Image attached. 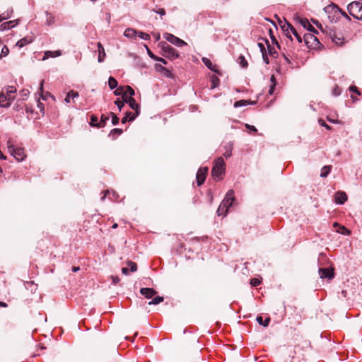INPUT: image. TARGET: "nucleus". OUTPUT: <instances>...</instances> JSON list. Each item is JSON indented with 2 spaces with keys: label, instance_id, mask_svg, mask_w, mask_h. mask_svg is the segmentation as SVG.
<instances>
[{
  "label": "nucleus",
  "instance_id": "1",
  "mask_svg": "<svg viewBox=\"0 0 362 362\" xmlns=\"http://www.w3.org/2000/svg\"><path fill=\"white\" fill-rule=\"evenodd\" d=\"M224 173L225 162L222 157H219L215 160L214 165L211 170V175L215 180L218 181L222 179V175Z\"/></svg>",
  "mask_w": 362,
  "mask_h": 362
},
{
  "label": "nucleus",
  "instance_id": "2",
  "mask_svg": "<svg viewBox=\"0 0 362 362\" xmlns=\"http://www.w3.org/2000/svg\"><path fill=\"white\" fill-rule=\"evenodd\" d=\"M159 46L162 50L161 54L164 57L168 58L170 60H173L179 57V54L167 42H161L159 44Z\"/></svg>",
  "mask_w": 362,
  "mask_h": 362
},
{
  "label": "nucleus",
  "instance_id": "3",
  "mask_svg": "<svg viewBox=\"0 0 362 362\" xmlns=\"http://www.w3.org/2000/svg\"><path fill=\"white\" fill-rule=\"evenodd\" d=\"M347 10L354 18L362 21V2L356 1L350 3Z\"/></svg>",
  "mask_w": 362,
  "mask_h": 362
},
{
  "label": "nucleus",
  "instance_id": "4",
  "mask_svg": "<svg viewBox=\"0 0 362 362\" xmlns=\"http://www.w3.org/2000/svg\"><path fill=\"white\" fill-rule=\"evenodd\" d=\"M281 27L283 30V32L285 33V35L288 37L289 38H291V33H294V36L296 37L297 40L299 42H302L301 37L298 35L296 30L293 28V26L289 23L288 21L285 20L284 23H283L281 22Z\"/></svg>",
  "mask_w": 362,
  "mask_h": 362
},
{
  "label": "nucleus",
  "instance_id": "5",
  "mask_svg": "<svg viewBox=\"0 0 362 362\" xmlns=\"http://www.w3.org/2000/svg\"><path fill=\"white\" fill-rule=\"evenodd\" d=\"M8 148L11 153L18 161H22L25 158L24 149L21 148H16L12 145H8Z\"/></svg>",
  "mask_w": 362,
  "mask_h": 362
},
{
  "label": "nucleus",
  "instance_id": "6",
  "mask_svg": "<svg viewBox=\"0 0 362 362\" xmlns=\"http://www.w3.org/2000/svg\"><path fill=\"white\" fill-rule=\"evenodd\" d=\"M163 37L167 41L177 47H182L187 45L184 40L180 39L171 33H165Z\"/></svg>",
  "mask_w": 362,
  "mask_h": 362
},
{
  "label": "nucleus",
  "instance_id": "7",
  "mask_svg": "<svg viewBox=\"0 0 362 362\" xmlns=\"http://www.w3.org/2000/svg\"><path fill=\"white\" fill-rule=\"evenodd\" d=\"M234 191L233 189H230L228 191L227 194H226L225 198L221 203L222 204V206L226 207V212H227L228 208L232 206V203L234 201Z\"/></svg>",
  "mask_w": 362,
  "mask_h": 362
},
{
  "label": "nucleus",
  "instance_id": "8",
  "mask_svg": "<svg viewBox=\"0 0 362 362\" xmlns=\"http://www.w3.org/2000/svg\"><path fill=\"white\" fill-rule=\"evenodd\" d=\"M207 172H208L207 167L200 168L199 169V170L197 173V182L198 186L202 185L204 182Z\"/></svg>",
  "mask_w": 362,
  "mask_h": 362
},
{
  "label": "nucleus",
  "instance_id": "9",
  "mask_svg": "<svg viewBox=\"0 0 362 362\" xmlns=\"http://www.w3.org/2000/svg\"><path fill=\"white\" fill-rule=\"evenodd\" d=\"M319 274L322 279H332L334 276V269L332 268H320Z\"/></svg>",
  "mask_w": 362,
  "mask_h": 362
},
{
  "label": "nucleus",
  "instance_id": "10",
  "mask_svg": "<svg viewBox=\"0 0 362 362\" xmlns=\"http://www.w3.org/2000/svg\"><path fill=\"white\" fill-rule=\"evenodd\" d=\"M4 92L6 96H7L8 102L11 103V102L15 99V93H16V88L14 86H8L5 88Z\"/></svg>",
  "mask_w": 362,
  "mask_h": 362
},
{
  "label": "nucleus",
  "instance_id": "11",
  "mask_svg": "<svg viewBox=\"0 0 362 362\" xmlns=\"http://www.w3.org/2000/svg\"><path fill=\"white\" fill-rule=\"evenodd\" d=\"M347 200V195L345 192L339 191L335 193L334 201L337 204H343Z\"/></svg>",
  "mask_w": 362,
  "mask_h": 362
},
{
  "label": "nucleus",
  "instance_id": "12",
  "mask_svg": "<svg viewBox=\"0 0 362 362\" xmlns=\"http://www.w3.org/2000/svg\"><path fill=\"white\" fill-rule=\"evenodd\" d=\"M123 101L128 103L130 107L135 110L136 115L139 114V105L136 102L134 98L129 97V99H126Z\"/></svg>",
  "mask_w": 362,
  "mask_h": 362
},
{
  "label": "nucleus",
  "instance_id": "13",
  "mask_svg": "<svg viewBox=\"0 0 362 362\" xmlns=\"http://www.w3.org/2000/svg\"><path fill=\"white\" fill-rule=\"evenodd\" d=\"M140 293L146 298H151L157 293L156 291L151 288H141Z\"/></svg>",
  "mask_w": 362,
  "mask_h": 362
},
{
  "label": "nucleus",
  "instance_id": "14",
  "mask_svg": "<svg viewBox=\"0 0 362 362\" xmlns=\"http://www.w3.org/2000/svg\"><path fill=\"white\" fill-rule=\"evenodd\" d=\"M330 37L332 42L339 46H341L345 44V39L343 37L338 35L336 33L330 34Z\"/></svg>",
  "mask_w": 362,
  "mask_h": 362
},
{
  "label": "nucleus",
  "instance_id": "15",
  "mask_svg": "<svg viewBox=\"0 0 362 362\" xmlns=\"http://www.w3.org/2000/svg\"><path fill=\"white\" fill-rule=\"evenodd\" d=\"M300 23L303 25V27L308 30L316 33L317 31L315 28L310 23L308 19L306 18H300L299 19Z\"/></svg>",
  "mask_w": 362,
  "mask_h": 362
},
{
  "label": "nucleus",
  "instance_id": "16",
  "mask_svg": "<svg viewBox=\"0 0 362 362\" xmlns=\"http://www.w3.org/2000/svg\"><path fill=\"white\" fill-rule=\"evenodd\" d=\"M135 94L134 89L129 86H124V93L122 94L123 100L129 99V97H132Z\"/></svg>",
  "mask_w": 362,
  "mask_h": 362
},
{
  "label": "nucleus",
  "instance_id": "17",
  "mask_svg": "<svg viewBox=\"0 0 362 362\" xmlns=\"http://www.w3.org/2000/svg\"><path fill=\"white\" fill-rule=\"evenodd\" d=\"M202 62L203 63L205 64V66L206 67H208V69H209L210 70H211L212 71H214L216 73H218V69H216V65H214L210 61V59H209L208 58H206V57H204L202 59Z\"/></svg>",
  "mask_w": 362,
  "mask_h": 362
},
{
  "label": "nucleus",
  "instance_id": "18",
  "mask_svg": "<svg viewBox=\"0 0 362 362\" xmlns=\"http://www.w3.org/2000/svg\"><path fill=\"white\" fill-rule=\"evenodd\" d=\"M97 46L98 47V62H103L105 57V49L100 42H98Z\"/></svg>",
  "mask_w": 362,
  "mask_h": 362
},
{
  "label": "nucleus",
  "instance_id": "19",
  "mask_svg": "<svg viewBox=\"0 0 362 362\" xmlns=\"http://www.w3.org/2000/svg\"><path fill=\"white\" fill-rule=\"evenodd\" d=\"M0 106L4 107L10 106V103L8 102L7 96H6L4 92L0 94Z\"/></svg>",
  "mask_w": 362,
  "mask_h": 362
},
{
  "label": "nucleus",
  "instance_id": "20",
  "mask_svg": "<svg viewBox=\"0 0 362 362\" xmlns=\"http://www.w3.org/2000/svg\"><path fill=\"white\" fill-rule=\"evenodd\" d=\"M137 32L133 28H127L124 33V35L128 38H134Z\"/></svg>",
  "mask_w": 362,
  "mask_h": 362
},
{
  "label": "nucleus",
  "instance_id": "21",
  "mask_svg": "<svg viewBox=\"0 0 362 362\" xmlns=\"http://www.w3.org/2000/svg\"><path fill=\"white\" fill-rule=\"evenodd\" d=\"M31 42H32L31 38L25 37H23V38L21 39L20 40H18L16 45L18 46V47L21 48V47H24L25 45L30 43Z\"/></svg>",
  "mask_w": 362,
  "mask_h": 362
},
{
  "label": "nucleus",
  "instance_id": "22",
  "mask_svg": "<svg viewBox=\"0 0 362 362\" xmlns=\"http://www.w3.org/2000/svg\"><path fill=\"white\" fill-rule=\"evenodd\" d=\"M90 125L98 128L103 127L101 122H98V117L93 115L90 116Z\"/></svg>",
  "mask_w": 362,
  "mask_h": 362
},
{
  "label": "nucleus",
  "instance_id": "23",
  "mask_svg": "<svg viewBox=\"0 0 362 362\" xmlns=\"http://www.w3.org/2000/svg\"><path fill=\"white\" fill-rule=\"evenodd\" d=\"M265 42L266 44L267 45V49H268V54L271 56V57H273L274 58H276V56H277V52L274 49V47H272L270 45H269V42L268 41V40L265 39Z\"/></svg>",
  "mask_w": 362,
  "mask_h": 362
},
{
  "label": "nucleus",
  "instance_id": "24",
  "mask_svg": "<svg viewBox=\"0 0 362 362\" xmlns=\"http://www.w3.org/2000/svg\"><path fill=\"white\" fill-rule=\"evenodd\" d=\"M256 320L259 325H262L264 327H267L270 322V317H267L264 320H263L262 316H257Z\"/></svg>",
  "mask_w": 362,
  "mask_h": 362
},
{
  "label": "nucleus",
  "instance_id": "25",
  "mask_svg": "<svg viewBox=\"0 0 362 362\" xmlns=\"http://www.w3.org/2000/svg\"><path fill=\"white\" fill-rule=\"evenodd\" d=\"M62 54V52L60 50H57V51H47L45 52V57L44 59L46 57H59Z\"/></svg>",
  "mask_w": 362,
  "mask_h": 362
},
{
  "label": "nucleus",
  "instance_id": "26",
  "mask_svg": "<svg viewBox=\"0 0 362 362\" xmlns=\"http://www.w3.org/2000/svg\"><path fill=\"white\" fill-rule=\"evenodd\" d=\"M254 103H255V102H250L249 100H240L236 101L234 103V107H238L245 106L248 104H254Z\"/></svg>",
  "mask_w": 362,
  "mask_h": 362
},
{
  "label": "nucleus",
  "instance_id": "27",
  "mask_svg": "<svg viewBox=\"0 0 362 362\" xmlns=\"http://www.w3.org/2000/svg\"><path fill=\"white\" fill-rule=\"evenodd\" d=\"M303 39H304V41H305V43L306 45H308L311 40H314V41H317V39L316 37H315L312 34H305L304 35V37H303Z\"/></svg>",
  "mask_w": 362,
  "mask_h": 362
},
{
  "label": "nucleus",
  "instance_id": "28",
  "mask_svg": "<svg viewBox=\"0 0 362 362\" xmlns=\"http://www.w3.org/2000/svg\"><path fill=\"white\" fill-rule=\"evenodd\" d=\"M14 26H15V25L13 23V21H8V22H6V23H4L3 24H1L0 26V29L1 30H9Z\"/></svg>",
  "mask_w": 362,
  "mask_h": 362
},
{
  "label": "nucleus",
  "instance_id": "29",
  "mask_svg": "<svg viewBox=\"0 0 362 362\" xmlns=\"http://www.w3.org/2000/svg\"><path fill=\"white\" fill-rule=\"evenodd\" d=\"M330 170H331L330 165L324 166L321 170L320 177H326L328 175V174L329 173Z\"/></svg>",
  "mask_w": 362,
  "mask_h": 362
},
{
  "label": "nucleus",
  "instance_id": "30",
  "mask_svg": "<svg viewBox=\"0 0 362 362\" xmlns=\"http://www.w3.org/2000/svg\"><path fill=\"white\" fill-rule=\"evenodd\" d=\"M108 86L111 90H113L117 86V80L115 78L110 76L108 79Z\"/></svg>",
  "mask_w": 362,
  "mask_h": 362
},
{
  "label": "nucleus",
  "instance_id": "31",
  "mask_svg": "<svg viewBox=\"0 0 362 362\" xmlns=\"http://www.w3.org/2000/svg\"><path fill=\"white\" fill-rule=\"evenodd\" d=\"M155 68L158 72L164 73L165 75H168L170 73L168 69H167L160 64H156Z\"/></svg>",
  "mask_w": 362,
  "mask_h": 362
},
{
  "label": "nucleus",
  "instance_id": "32",
  "mask_svg": "<svg viewBox=\"0 0 362 362\" xmlns=\"http://www.w3.org/2000/svg\"><path fill=\"white\" fill-rule=\"evenodd\" d=\"M164 300L163 297L156 296L148 302V305H158Z\"/></svg>",
  "mask_w": 362,
  "mask_h": 362
},
{
  "label": "nucleus",
  "instance_id": "33",
  "mask_svg": "<svg viewBox=\"0 0 362 362\" xmlns=\"http://www.w3.org/2000/svg\"><path fill=\"white\" fill-rule=\"evenodd\" d=\"M238 63L243 68H246L248 65L247 62L246 61L244 56L240 55L238 59Z\"/></svg>",
  "mask_w": 362,
  "mask_h": 362
},
{
  "label": "nucleus",
  "instance_id": "34",
  "mask_svg": "<svg viewBox=\"0 0 362 362\" xmlns=\"http://www.w3.org/2000/svg\"><path fill=\"white\" fill-rule=\"evenodd\" d=\"M219 83V79L217 76H214L211 78V88L214 89L218 86Z\"/></svg>",
  "mask_w": 362,
  "mask_h": 362
},
{
  "label": "nucleus",
  "instance_id": "35",
  "mask_svg": "<svg viewBox=\"0 0 362 362\" xmlns=\"http://www.w3.org/2000/svg\"><path fill=\"white\" fill-rule=\"evenodd\" d=\"M217 215L221 216V215H226L227 212H226V207L222 206V204H221L217 209Z\"/></svg>",
  "mask_w": 362,
  "mask_h": 362
},
{
  "label": "nucleus",
  "instance_id": "36",
  "mask_svg": "<svg viewBox=\"0 0 362 362\" xmlns=\"http://www.w3.org/2000/svg\"><path fill=\"white\" fill-rule=\"evenodd\" d=\"M9 53V49L7 47V46L4 45L3 47H2V49H1V53L0 54V59L3 57H6L8 54Z\"/></svg>",
  "mask_w": 362,
  "mask_h": 362
},
{
  "label": "nucleus",
  "instance_id": "37",
  "mask_svg": "<svg viewBox=\"0 0 362 362\" xmlns=\"http://www.w3.org/2000/svg\"><path fill=\"white\" fill-rule=\"evenodd\" d=\"M127 264H128V265L129 266V267H130V269H130V271H131L132 272H136V269H137V265H136V263H134V262H132V261H129V262H127Z\"/></svg>",
  "mask_w": 362,
  "mask_h": 362
},
{
  "label": "nucleus",
  "instance_id": "38",
  "mask_svg": "<svg viewBox=\"0 0 362 362\" xmlns=\"http://www.w3.org/2000/svg\"><path fill=\"white\" fill-rule=\"evenodd\" d=\"M110 115L112 116V123L113 125H117L119 123V117L114 114L113 112H110Z\"/></svg>",
  "mask_w": 362,
  "mask_h": 362
},
{
  "label": "nucleus",
  "instance_id": "39",
  "mask_svg": "<svg viewBox=\"0 0 362 362\" xmlns=\"http://www.w3.org/2000/svg\"><path fill=\"white\" fill-rule=\"evenodd\" d=\"M138 35L141 39L148 40L150 39V35L147 33H143V32H138Z\"/></svg>",
  "mask_w": 362,
  "mask_h": 362
},
{
  "label": "nucleus",
  "instance_id": "40",
  "mask_svg": "<svg viewBox=\"0 0 362 362\" xmlns=\"http://www.w3.org/2000/svg\"><path fill=\"white\" fill-rule=\"evenodd\" d=\"M29 90L27 89H23L21 92V96L22 97V100H24L27 98L28 95H29Z\"/></svg>",
  "mask_w": 362,
  "mask_h": 362
},
{
  "label": "nucleus",
  "instance_id": "41",
  "mask_svg": "<svg viewBox=\"0 0 362 362\" xmlns=\"http://www.w3.org/2000/svg\"><path fill=\"white\" fill-rule=\"evenodd\" d=\"M124 86H120L114 91L115 95H122L124 93Z\"/></svg>",
  "mask_w": 362,
  "mask_h": 362
},
{
  "label": "nucleus",
  "instance_id": "42",
  "mask_svg": "<svg viewBox=\"0 0 362 362\" xmlns=\"http://www.w3.org/2000/svg\"><path fill=\"white\" fill-rule=\"evenodd\" d=\"M122 132H123V131L122 129L115 128V129H112L110 134L121 135L122 134Z\"/></svg>",
  "mask_w": 362,
  "mask_h": 362
},
{
  "label": "nucleus",
  "instance_id": "43",
  "mask_svg": "<svg viewBox=\"0 0 362 362\" xmlns=\"http://www.w3.org/2000/svg\"><path fill=\"white\" fill-rule=\"evenodd\" d=\"M260 283H261L260 280L257 278H253L250 281V284L252 286H257L260 284Z\"/></svg>",
  "mask_w": 362,
  "mask_h": 362
},
{
  "label": "nucleus",
  "instance_id": "44",
  "mask_svg": "<svg viewBox=\"0 0 362 362\" xmlns=\"http://www.w3.org/2000/svg\"><path fill=\"white\" fill-rule=\"evenodd\" d=\"M318 122H319L320 125L325 127L327 129H329V130L331 129V127L329 126L328 124H327L326 122L323 119H319Z\"/></svg>",
  "mask_w": 362,
  "mask_h": 362
},
{
  "label": "nucleus",
  "instance_id": "45",
  "mask_svg": "<svg viewBox=\"0 0 362 362\" xmlns=\"http://www.w3.org/2000/svg\"><path fill=\"white\" fill-rule=\"evenodd\" d=\"M153 11L155 12V13H158L160 16H163L165 15V11L164 8H158V10L153 9Z\"/></svg>",
  "mask_w": 362,
  "mask_h": 362
},
{
  "label": "nucleus",
  "instance_id": "46",
  "mask_svg": "<svg viewBox=\"0 0 362 362\" xmlns=\"http://www.w3.org/2000/svg\"><path fill=\"white\" fill-rule=\"evenodd\" d=\"M257 45H258V47H259V50H260V52H261L262 54H264V53H267V51H266L265 47H264V44H263V43H262V42H259V43L257 44Z\"/></svg>",
  "mask_w": 362,
  "mask_h": 362
},
{
  "label": "nucleus",
  "instance_id": "47",
  "mask_svg": "<svg viewBox=\"0 0 362 362\" xmlns=\"http://www.w3.org/2000/svg\"><path fill=\"white\" fill-rule=\"evenodd\" d=\"M124 103L120 101L119 99H117L115 102V104L118 107L119 110H121L122 107L124 106Z\"/></svg>",
  "mask_w": 362,
  "mask_h": 362
},
{
  "label": "nucleus",
  "instance_id": "48",
  "mask_svg": "<svg viewBox=\"0 0 362 362\" xmlns=\"http://www.w3.org/2000/svg\"><path fill=\"white\" fill-rule=\"evenodd\" d=\"M349 89L351 92L356 93L357 95H361V93L358 90V88L355 86H350Z\"/></svg>",
  "mask_w": 362,
  "mask_h": 362
},
{
  "label": "nucleus",
  "instance_id": "49",
  "mask_svg": "<svg viewBox=\"0 0 362 362\" xmlns=\"http://www.w3.org/2000/svg\"><path fill=\"white\" fill-rule=\"evenodd\" d=\"M145 47H146V49H147V53H148V56H149L151 59H154V60L157 59V56H156L155 54H153L152 53V52L148 49V47L146 45Z\"/></svg>",
  "mask_w": 362,
  "mask_h": 362
},
{
  "label": "nucleus",
  "instance_id": "50",
  "mask_svg": "<svg viewBox=\"0 0 362 362\" xmlns=\"http://www.w3.org/2000/svg\"><path fill=\"white\" fill-rule=\"evenodd\" d=\"M109 119V117H106L104 115H103L100 117V122L103 127H104L105 125V123Z\"/></svg>",
  "mask_w": 362,
  "mask_h": 362
},
{
  "label": "nucleus",
  "instance_id": "51",
  "mask_svg": "<svg viewBox=\"0 0 362 362\" xmlns=\"http://www.w3.org/2000/svg\"><path fill=\"white\" fill-rule=\"evenodd\" d=\"M69 92H70V95H71V97L72 100H74V98H78L79 94L78 93V92H76L74 90H71Z\"/></svg>",
  "mask_w": 362,
  "mask_h": 362
},
{
  "label": "nucleus",
  "instance_id": "52",
  "mask_svg": "<svg viewBox=\"0 0 362 362\" xmlns=\"http://www.w3.org/2000/svg\"><path fill=\"white\" fill-rule=\"evenodd\" d=\"M128 115H132V112H128L126 113V115L122 119V123L124 124L129 121V119H128Z\"/></svg>",
  "mask_w": 362,
  "mask_h": 362
},
{
  "label": "nucleus",
  "instance_id": "53",
  "mask_svg": "<svg viewBox=\"0 0 362 362\" xmlns=\"http://www.w3.org/2000/svg\"><path fill=\"white\" fill-rule=\"evenodd\" d=\"M339 232L342 234H349L350 233L349 230L346 229L344 226H342Z\"/></svg>",
  "mask_w": 362,
  "mask_h": 362
},
{
  "label": "nucleus",
  "instance_id": "54",
  "mask_svg": "<svg viewBox=\"0 0 362 362\" xmlns=\"http://www.w3.org/2000/svg\"><path fill=\"white\" fill-rule=\"evenodd\" d=\"M262 55L263 61L265 62V64H268L269 63V60L267 53H264Z\"/></svg>",
  "mask_w": 362,
  "mask_h": 362
},
{
  "label": "nucleus",
  "instance_id": "55",
  "mask_svg": "<svg viewBox=\"0 0 362 362\" xmlns=\"http://www.w3.org/2000/svg\"><path fill=\"white\" fill-rule=\"evenodd\" d=\"M71 95H70V92H69L64 99L66 103H69L71 102V100L72 99Z\"/></svg>",
  "mask_w": 362,
  "mask_h": 362
},
{
  "label": "nucleus",
  "instance_id": "56",
  "mask_svg": "<svg viewBox=\"0 0 362 362\" xmlns=\"http://www.w3.org/2000/svg\"><path fill=\"white\" fill-rule=\"evenodd\" d=\"M270 81H271V85H272L273 86H276V78H275V76L274 75H272L270 78Z\"/></svg>",
  "mask_w": 362,
  "mask_h": 362
},
{
  "label": "nucleus",
  "instance_id": "57",
  "mask_svg": "<svg viewBox=\"0 0 362 362\" xmlns=\"http://www.w3.org/2000/svg\"><path fill=\"white\" fill-rule=\"evenodd\" d=\"M245 127L249 129L251 131H253V132H257V129L255 128V126H252V125H250V124H245Z\"/></svg>",
  "mask_w": 362,
  "mask_h": 362
},
{
  "label": "nucleus",
  "instance_id": "58",
  "mask_svg": "<svg viewBox=\"0 0 362 362\" xmlns=\"http://www.w3.org/2000/svg\"><path fill=\"white\" fill-rule=\"evenodd\" d=\"M137 115L135 113H132V115H128V119H129V121H133Z\"/></svg>",
  "mask_w": 362,
  "mask_h": 362
},
{
  "label": "nucleus",
  "instance_id": "59",
  "mask_svg": "<svg viewBox=\"0 0 362 362\" xmlns=\"http://www.w3.org/2000/svg\"><path fill=\"white\" fill-rule=\"evenodd\" d=\"M156 61L160 62L163 63V64H167L166 60L161 57H157V59H156Z\"/></svg>",
  "mask_w": 362,
  "mask_h": 362
},
{
  "label": "nucleus",
  "instance_id": "60",
  "mask_svg": "<svg viewBox=\"0 0 362 362\" xmlns=\"http://www.w3.org/2000/svg\"><path fill=\"white\" fill-rule=\"evenodd\" d=\"M336 7H337V8L339 11V12L341 13V15H342L343 16H344L345 18H349V16H347V14L346 13V12H344V11H342L341 9L339 8L337 6H336Z\"/></svg>",
  "mask_w": 362,
  "mask_h": 362
},
{
  "label": "nucleus",
  "instance_id": "61",
  "mask_svg": "<svg viewBox=\"0 0 362 362\" xmlns=\"http://www.w3.org/2000/svg\"><path fill=\"white\" fill-rule=\"evenodd\" d=\"M271 38H272V42H273L274 43H275V44L277 45V47H278L279 48H280V45H279V43H278V42H277L276 39L274 37V36L272 35V36H271Z\"/></svg>",
  "mask_w": 362,
  "mask_h": 362
},
{
  "label": "nucleus",
  "instance_id": "62",
  "mask_svg": "<svg viewBox=\"0 0 362 362\" xmlns=\"http://www.w3.org/2000/svg\"><path fill=\"white\" fill-rule=\"evenodd\" d=\"M122 272L125 274V275H127L129 274V269L127 268V267H123L122 269Z\"/></svg>",
  "mask_w": 362,
  "mask_h": 362
},
{
  "label": "nucleus",
  "instance_id": "63",
  "mask_svg": "<svg viewBox=\"0 0 362 362\" xmlns=\"http://www.w3.org/2000/svg\"><path fill=\"white\" fill-rule=\"evenodd\" d=\"M112 281L114 283V284H116L117 283H118L119 281V279L118 276H112Z\"/></svg>",
  "mask_w": 362,
  "mask_h": 362
},
{
  "label": "nucleus",
  "instance_id": "64",
  "mask_svg": "<svg viewBox=\"0 0 362 362\" xmlns=\"http://www.w3.org/2000/svg\"><path fill=\"white\" fill-rule=\"evenodd\" d=\"M274 88H275V86H273L272 85H271L270 88L269 90V95H272L273 94Z\"/></svg>",
  "mask_w": 362,
  "mask_h": 362
}]
</instances>
